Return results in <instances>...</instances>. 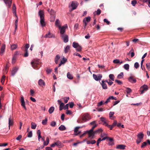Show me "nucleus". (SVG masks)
Wrapping results in <instances>:
<instances>
[{
  "label": "nucleus",
  "instance_id": "f257e3e1",
  "mask_svg": "<svg viewBox=\"0 0 150 150\" xmlns=\"http://www.w3.org/2000/svg\"><path fill=\"white\" fill-rule=\"evenodd\" d=\"M38 15L40 18V24L42 26H45L46 24L45 21V15L43 11L42 10H40L38 13Z\"/></svg>",
  "mask_w": 150,
  "mask_h": 150
},
{
  "label": "nucleus",
  "instance_id": "f03ea898",
  "mask_svg": "<svg viewBox=\"0 0 150 150\" xmlns=\"http://www.w3.org/2000/svg\"><path fill=\"white\" fill-rule=\"evenodd\" d=\"M40 62L39 59H34L31 63L33 67L35 69H38L40 66Z\"/></svg>",
  "mask_w": 150,
  "mask_h": 150
},
{
  "label": "nucleus",
  "instance_id": "7ed1b4c3",
  "mask_svg": "<svg viewBox=\"0 0 150 150\" xmlns=\"http://www.w3.org/2000/svg\"><path fill=\"white\" fill-rule=\"evenodd\" d=\"M137 139L136 140V142L137 144H139L142 142L144 137V134L142 132L138 133L137 136Z\"/></svg>",
  "mask_w": 150,
  "mask_h": 150
},
{
  "label": "nucleus",
  "instance_id": "20e7f679",
  "mask_svg": "<svg viewBox=\"0 0 150 150\" xmlns=\"http://www.w3.org/2000/svg\"><path fill=\"white\" fill-rule=\"evenodd\" d=\"M72 46L75 48H76V50L78 52H81L82 49L81 46L80 45L79 43L75 42H74L72 44Z\"/></svg>",
  "mask_w": 150,
  "mask_h": 150
},
{
  "label": "nucleus",
  "instance_id": "39448f33",
  "mask_svg": "<svg viewBox=\"0 0 150 150\" xmlns=\"http://www.w3.org/2000/svg\"><path fill=\"white\" fill-rule=\"evenodd\" d=\"M90 115L88 113L83 115L82 116V120L84 122H86L91 119Z\"/></svg>",
  "mask_w": 150,
  "mask_h": 150
},
{
  "label": "nucleus",
  "instance_id": "423d86ee",
  "mask_svg": "<svg viewBox=\"0 0 150 150\" xmlns=\"http://www.w3.org/2000/svg\"><path fill=\"white\" fill-rule=\"evenodd\" d=\"M93 76L94 80L97 81H98L101 79V78L102 77V75L101 74H98L97 75L93 74Z\"/></svg>",
  "mask_w": 150,
  "mask_h": 150
},
{
  "label": "nucleus",
  "instance_id": "0eeeda50",
  "mask_svg": "<svg viewBox=\"0 0 150 150\" xmlns=\"http://www.w3.org/2000/svg\"><path fill=\"white\" fill-rule=\"evenodd\" d=\"M13 13L14 14V15L17 18V19L15 21V31H14V33H15L16 32V30L17 29V27H18V18L17 16L16 11H13Z\"/></svg>",
  "mask_w": 150,
  "mask_h": 150
},
{
  "label": "nucleus",
  "instance_id": "6e6552de",
  "mask_svg": "<svg viewBox=\"0 0 150 150\" xmlns=\"http://www.w3.org/2000/svg\"><path fill=\"white\" fill-rule=\"evenodd\" d=\"M55 146H57L59 147L60 148L62 147V143L59 141H57L56 142H54V143L52 144L51 145V146L52 147H54Z\"/></svg>",
  "mask_w": 150,
  "mask_h": 150
},
{
  "label": "nucleus",
  "instance_id": "1a4fd4ad",
  "mask_svg": "<svg viewBox=\"0 0 150 150\" xmlns=\"http://www.w3.org/2000/svg\"><path fill=\"white\" fill-rule=\"evenodd\" d=\"M106 82H107V80H103L101 81V83H100L103 88L104 89H106L108 88L107 85L105 83Z\"/></svg>",
  "mask_w": 150,
  "mask_h": 150
},
{
  "label": "nucleus",
  "instance_id": "9d476101",
  "mask_svg": "<svg viewBox=\"0 0 150 150\" xmlns=\"http://www.w3.org/2000/svg\"><path fill=\"white\" fill-rule=\"evenodd\" d=\"M61 37L64 42L66 43L68 41L69 37L68 35L66 34L62 35H61Z\"/></svg>",
  "mask_w": 150,
  "mask_h": 150
},
{
  "label": "nucleus",
  "instance_id": "9b49d317",
  "mask_svg": "<svg viewBox=\"0 0 150 150\" xmlns=\"http://www.w3.org/2000/svg\"><path fill=\"white\" fill-rule=\"evenodd\" d=\"M67 27V25L65 26H63L62 27L60 26V28H59V29L60 30V33L61 35L64 34V33L65 32V29Z\"/></svg>",
  "mask_w": 150,
  "mask_h": 150
},
{
  "label": "nucleus",
  "instance_id": "f8f14e48",
  "mask_svg": "<svg viewBox=\"0 0 150 150\" xmlns=\"http://www.w3.org/2000/svg\"><path fill=\"white\" fill-rule=\"evenodd\" d=\"M148 86L146 85H144L142 86L140 88L141 93H143L145 91H147L148 90Z\"/></svg>",
  "mask_w": 150,
  "mask_h": 150
},
{
  "label": "nucleus",
  "instance_id": "ddd939ff",
  "mask_svg": "<svg viewBox=\"0 0 150 150\" xmlns=\"http://www.w3.org/2000/svg\"><path fill=\"white\" fill-rule=\"evenodd\" d=\"M87 133L88 134V137H92V138H94V136L95 134V131H90V130L89 131H87Z\"/></svg>",
  "mask_w": 150,
  "mask_h": 150
},
{
  "label": "nucleus",
  "instance_id": "4468645a",
  "mask_svg": "<svg viewBox=\"0 0 150 150\" xmlns=\"http://www.w3.org/2000/svg\"><path fill=\"white\" fill-rule=\"evenodd\" d=\"M45 38H54L55 37V35L52 33H51L50 32L46 34L44 36Z\"/></svg>",
  "mask_w": 150,
  "mask_h": 150
},
{
  "label": "nucleus",
  "instance_id": "2eb2a0df",
  "mask_svg": "<svg viewBox=\"0 0 150 150\" xmlns=\"http://www.w3.org/2000/svg\"><path fill=\"white\" fill-rule=\"evenodd\" d=\"M21 105L23 107V108L25 109H26V108L25 106V102L24 100L23 97L21 96Z\"/></svg>",
  "mask_w": 150,
  "mask_h": 150
},
{
  "label": "nucleus",
  "instance_id": "dca6fc26",
  "mask_svg": "<svg viewBox=\"0 0 150 150\" xmlns=\"http://www.w3.org/2000/svg\"><path fill=\"white\" fill-rule=\"evenodd\" d=\"M128 80L129 82L132 83H135L137 81L136 79L133 76H131L129 78H128Z\"/></svg>",
  "mask_w": 150,
  "mask_h": 150
},
{
  "label": "nucleus",
  "instance_id": "f3484780",
  "mask_svg": "<svg viewBox=\"0 0 150 150\" xmlns=\"http://www.w3.org/2000/svg\"><path fill=\"white\" fill-rule=\"evenodd\" d=\"M6 4L8 5V7L10 8L11 6L12 0H3Z\"/></svg>",
  "mask_w": 150,
  "mask_h": 150
},
{
  "label": "nucleus",
  "instance_id": "a211bd4d",
  "mask_svg": "<svg viewBox=\"0 0 150 150\" xmlns=\"http://www.w3.org/2000/svg\"><path fill=\"white\" fill-rule=\"evenodd\" d=\"M38 84L41 86H45V83L44 81L42 79H40L38 81Z\"/></svg>",
  "mask_w": 150,
  "mask_h": 150
},
{
  "label": "nucleus",
  "instance_id": "6ab92c4d",
  "mask_svg": "<svg viewBox=\"0 0 150 150\" xmlns=\"http://www.w3.org/2000/svg\"><path fill=\"white\" fill-rule=\"evenodd\" d=\"M100 121L103 122V125H105L107 123L108 120L105 119V118L103 117H101L100 118Z\"/></svg>",
  "mask_w": 150,
  "mask_h": 150
},
{
  "label": "nucleus",
  "instance_id": "aec40b11",
  "mask_svg": "<svg viewBox=\"0 0 150 150\" xmlns=\"http://www.w3.org/2000/svg\"><path fill=\"white\" fill-rule=\"evenodd\" d=\"M5 44H3L2 45L0 50V54L1 55H2L3 54L5 51Z\"/></svg>",
  "mask_w": 150,
  "mask_h": 150
},
{
  "label": "nucleus",
  "instance_id": "412c9836",
  "mask_svg": "<svg viewBox=\"0 0 150 150\" xmlns=\"http://www.w3.org/2000/svg\"><path fill=\"white\" fill-rule=\"evenodd\" d=\"M18 69L16 67L13 68L11 71V75L14 76L17 72Z\"/></svg>",
  "mask_w": 150,
  "mask_h": 150
},
{
  "label": "nucleus",
  "instance_id": "4be33fe9",
  "mask_svg": "<svg viewBox=\"0 0 150 150\" xmlns=\"http://www.w3.org/2000/svg\"><path fill=\"white\" fill-rule=\"evenodd\" d=\"M125 146L123 144L118 145L116 147V148L117 149H125Z\"/></svg>",
  "mask_w": 150,
  "mask_h": 150
},
{
  "label": "nucleus",
  "instance_id": "5701e85b",
  "mask_svg": "<svg viewBox=\"0 0 150 150\" xmlns=\"http://www.w3.org/2000/svg\"><path fill=\"white\" fill-rule=\"evenodd\" d=\"M71 6L72 7V10H74L76 8L77 6L76 5V3L73 1L71 4Z\"/></svg>",
  "mask_w": 150,
  "mask_h": 150
},
{
  "label": "nucleus",
  "instance_id": "b1692460",
  "mask_svg": "<svg viewBox=\"0 0 150 150\" xmlns=\"http://www.w3.org/2000/svg\"><path fill=\"white\" fill-rule=\"evenodd\" d=\"M50 13L51 15L53 16L52 17L53 18V19L54 20L55 18V16H54L55 14V12L53 10L51 9L50 11Z\"/></svg>",
  "mask_w": 150,
  "mask_h": 150
},
{
  "label": "nucleus",
  "instance_id": "393cba45",
  "mask_svg": "<svg viewBox=\"0 0 150 150\" xmlns=\"http://www.w3.org/2000/svg\"><path fill=\"white\" fill-rule=\"evenodd\" d=\"M60 57V56L58 54L56 55V56L55 58L54 61L55 63L56 64H57L58 63V61Z\"/></svg>",
  "mask_w": 150,
  "mask_h": 150
},
{
  "label": "nucleus",
  "instance_id": "a878e982",
  "mask_svg": "<svg viewBox=\"0 0 150 150\" xmlns=\"http://www.w3.org/2000/svg\"><path fill=\"white\" fill-rule=\"evenodd\" d=\"M55 25L56 26L58 27L59 28L60 27V21L58 19H57L55 22Z\"/></svg>",
  "mask_w": 150,
  "mask_h": 150
},
{
  "label": "nucleus",
  "instance_id": "bb28decb",
  "mask_svg": "<svg viewBox=\"0 0 150 150\" xmlns=\"http://www.w3.org/2000/svg\"><path fill=\"white\" fill-rule=\"evenodd\" d=\"M67 76L68 78L70 79H72L73 78V76L72 75L70 74L69 72H68L67 74Z\"/></svg>",
  "mask_w": 150,
  "mask_h": 150
},
{
  "label": "nucleus",
  "instance_id": "cd10ccee",
  "mask_svg": "<svg viewBox=\"0 0 150 150\" xmlns=\"http://www.w3.org/2000/svg\"><path fill=\"white\" fill-rule=\"evenodd\" d=\"M103 131V129L101 128H100L98 129L95 131V134L97 133H100L102 132Z\"/></svg>",
  "mask_w": 150,
  "mask_h": 150
},
{
  "label": "nucleus",
  "instance_id": "c85d7f7f",
  "mask_svg": "<svg viewBox=\"0 0 150 150\" xmlns=\"http://www.w3.org/2000/svg\"><path fill=\"white\" fill-rule=\"evenodd\" d=\"M70 47V46L69 45H67L65 47L64 50L65 53H67L68 52V51L69 50Z\"/></svg>",
  "mask_w": 150,
  "mask_h": 150
},
{
  "label": "nucleus",
  "instance_id": "c756f323",
  "mask_svg": "<svg viewBox=\"0 0 150 150\" xmlns=\"http://www.w3.org/2000/svg\"><path fill=\"white\" fill-rule=\"evenodd\" d=\"M59 129L61 131H63L66 129L65 126L63 125H61L59 128Z\"/></svg>",
  "mask_w": 150,
  "mask_h": 150
},
{
  "label": "nucleus",
  "instance_id": "7c9ffc66",
  "mask_svg": "<svg viewBox=\"0 0 150 150\" xmlns=\"http://www.w3.org/2000/svg\"><path fill=\"white\" fill-rule=\"evenodd\" d=\"M101 10L100 9H98L97 11H95L93 13V14L94 15H95L96 14L98 15H99L101 13Z\"/></svg>",
  "mask_w": 150,
  "mask_h": 150
},
{
  "label": "nucleus",
  "instance_id": "2f4dec72",
  "mask_svg": "<svg viewBox=\"0 0 150 150\" xmlns=\"http://www.w3.org/2000/svg\"><path fill=\"white\" fill-rule=\"evenodd\" d=\"M124 76L123 73L121 72L120 74H119L117 77V78L118 79H121Z\"/></svg>",
  "mask_w": 150,
  "mask_h": 150
},
{
  "label": "nucleus",
  "instance_id": "473e14b6",
  "mask_svg": "<svg viewBox=\"0 0 150 150\" xmlns=\"http://www.w3.org/2000/svg\"><path fill=\"white\" fill-rule=\"evenodd\" d=\"M64 104L63 103H62L60 104L59 106V109L60 110H61L64 109Z\"/></svg>",
  "mask_w": 150,
  "mask_h": 150
},
{
  "label": "nucleus",
  "instance_id": "72a5a7b5",
  "mask_svg": "<svg viewBox=\"0 0 150 150\" xmlns=\"http://www.w3.org/2000/svg\"><path fill=\"white\" fill-rule=\"evenodd\" d=\"M54 107H51L49 109L48 112L50 114L52 113L54 110Z\"/></svg>",
  "mask_w": 150,
  "mask_h": 150
},
{
  "label": "nucleus",
  "instance_id": "f704fd0d",
  "mask_svg": "<svg viewBox=\"0 0 150 150\" xmlns=\"http://www.w3.org/2000/svg\"><path fill=\"white\" fill-rule=\"evenodd\" d=\"M17 46L16 45L13 44L11 46V49L12 50H15L17 47Z\"/></svg>",
  "mask_w": 150,
  "mask_h": 150
},
{
  "label": "nucleus",
  "instance_id": "c9c22d12",
  "mask_svg": "<svg viewBox=\"0 0 150 150\" xmlns=\"http://www.w3.org/2000/svg\"><path fill=\"white\" fill-rule=\"evenodd\" d=\"M13 123L12 121L11 120V116L8 118V124H9V127L10 128V126L12 125H13Z\"/></svg>",
  "mask_w": 150,
  "mask_h": 150
},
{
  "label": "nucleus",
  "instance_id": "e433bc0d",
  "mask_svg": "<svg viewBox=\"0 0 150 150\" xmlns=\"http://www.w3.org/2000/svg\"><path fill=\"white\" fill-rule=\"evenodd\" d=\"M36 124L34 123V122H32L31 123V127L32 129H35L36 128Z\"/></svg>",
  "mask_w": 150,
  "mask_h": 150
},
{
  "label": "nucleus",
  "instance_id": "4c0bfd02",
  "mask_svg": "<svg viewBox=\"0 0 150 150\" xmlns=\"http://www.w3.org/2000/svg\"><path fill=\"white\" fill-rule=\"evenodd\" d=\"M23 51L25 52V53L24 54V57H28L29 55L28 50H23Z\"/></svg>",
  "mask_w": 150,
  "mask_h": 150
},
{
  "label": "nucleus",
  "instance_id": "58836bf2",
  "mask_svg": "<svg viewBox=\"0 0 150 150\" xmlns=\"http://www.w3.org/2000/svg\"><path fill=\"white\" fill-rule=\"evenodd\" d=\"M64 100V103H67L69 99V97H64L62 98Z\"/></svg>",
  "mask_w": 150,
  "mask_h": 150
},
{
  "label": "nucleus",
  "instance_id": "ea45409f",
  "mask_svg": "<svg viewBox=\"0 0 150 150\" xmlns=\"http://www.w3.org/2000/svg\"><path fill=\"white\" fill-rule=\"evenodd\" d=\"M46 140L47 141V143H46L45 142H44V146L47 145L49 143V139L48 137H47Z\"/></svg>",
  "mask_w": 150,
  "mask_h": 150
},
{
  "label": "nucleus",
  "instance_id": "a19ab883",
  "mask_svg": "<svg viewBox=\"0 0 150 150\" xmlns=\"http://www.w3.org/2000/svg\"><path fill=\"white\" fill-rule=\"evenodd\" d=\"M124 68L126 70H128L129 68V65L128 64H126L124 66Z\"/></svg>",
  "mask_w": 150,
  "mask_h": 150
},
{
  "label": "nucleus",
  "instance_id": "79ce46f5",
  "mask_svg": "<svg viewBox=\"0 0 150 150\" xmlns=\"http://www.w3.org/2000/svg\"><path fill=\"white\" fill-rule=\"evenodd\" d=\"M109 77L110 79L113 81L114 80L115 76L112 74H110L109 75Z\"/></svg>",
  "mask_w": 150,
  "mask_h": 150
},
{
  "label": "nucleus",
  "instance_id": "37998d69",
  "mask_svg": "<svg viewBox=\"0 0 150 150\" xmlns=\"http://www.w3.org/2000/svg\"><path fill=\"white\" fill-rule=\"evenodd\" d=\"M47 119L46 118L45 120H43L42 122V123L43 125H45L47 124Z\"/></svg>",
  "mask_w": 150,
  "mask_h": 150
},
{
  "label": "nucleus",
  "instance_id": "c03bdc74",
  "mask_svg": "<svg viewBox=\"0 0 150 150\" xmlns=\"http://www.w3.org/2000/svg\"><path fill=\"white\" fill-rule=\"evenodd\" d=\"M29 47V45L28 44H26L24 47L23 48V50H28V49Z\"/></svg>",
  "mask_w": 150,
  "mask_h": 150
},
{
  "label": "nucleus",
  "instance_id": "a18cd8bd",
  "mask_svg": "<svg viewBox=\"0 0 150 150\" xmlns=\"http://www.w3.org/2000/svg\"><path fill=\"white\" fill-rule=\"evenodd\" d=\"M139 63L137 62H135L134 64V67L136 69H137L138 67H139Z\"/></svg>",
  "mask_w": 150,
  "mask_h": 150
},
{
  "label": "nucleus",
  "instance_id": "49530a36",
  "mask_svg": "<svg viewBox=\"0 0 150 150\" xmlns=\"http://www.w3.org/2000/svg\"><path fill=\"white\" fill-rule=\"evenodd\" d=\"M113 62L115 64H118L120 62V61L118 59H115L113 60Z\"/></svg>",
  "mask_w": 150,
  "mask_h": 150
},
{
  "label": "nucleus",
  "instance_id": "de8ad7c7",
  "mask_svg": "<svg viewBox=\"0 0 150 150\" xmlns=\"http://www.w3.org/2000/svg\"><path fill=\"white\" fill-rule=\"evenodd\" d=\"M33 135L32 132V131H30L27 135V136L28 137H31Z\"/></svg>",
  "mask_w": 150,
  "mask_h": 150
},
{
  "label": "nucleus",
  "instance_id": "09e8293b",
  "mask_svg": "<svg viewBox=\"0 0 150 150\" xmlns=\"http://www.w3.org/2000/svg\"><path fill=\"white\" fill-rule=\"evenodd\" d=\"M5 80V76H3L1 80V82L2 83V84H3L4 83V82Z\"/></svg>",
  "mask_w": 150,
  "mask_h": 150
},
{
  "label": "nucleus",
  "instance_id": "8fccbe9b",
  "mask_svg": "<svg viewBox=\"0 0 150 150\" xmlns=\"http://www.w3.org/2000/svg\"><path fill=\"white\" fill-rule=\"evenodd\" d=\"M132 90L131 89L129 88H126V91L127 93H130L131 92H132Z\"/></svg>",
  "mask_w": 150,
  "mask_h": 150
},
{
  "label": "nucleus",
  "instance_id": "3c124183",
  "mask_svg": "<svg viewBox=\"0 0 150 150\" xmlns=\"http://www.w3.org/2000/svg\"><path fill=\"white\" fill-rule=\"evenodd\" d=\"M105 126H107L108 128H110V129L111 130H112L113 128V127L111 125H108L107 124V123L106 124Z\"/></svg>",
  "mask_w": 150,
  "mask_h": 150
},
{
  "label": "nucleus",
  "instance_id": "603ef678",
  "mask_svg": "<svg viewBox=\"0 0 150 150\" xmlns=\"http://www.w3.org/2000/svg\"><path fill=\"white\" fill-rule=\"evenodd\" d=\"M106 83H108V84L109 86L111 85L112 84V83H113V82L110 79L109 80V81H108L107 80V82H106Z\"/></svg>",
  "mask_w": 150,
  "mask_h": 150
},
{
  "label": "nucleus",
  "instance_id": "864d4df0",
  "mask_svg": "<svg viewBox=\"0 0 150 150\" xmlns=\"http://www.w3.org/2000/svg\"><path fill=\"white\" fill-rule=\"evenodd\" d=\"M115 82L117 83L119 85H120L122 83V82L120 80H115Z\"/></svg>",
  "mask_w": 150,
  "mask_h": 150
},
{
  "label": "nucleus",
  "instance_id": "5fc2aeb1",
  "mask_svg": "<svg viewBox=\"0 0 150 150\" xmlns=\"http://www.w3.org/2000/svg\"><path fill=\"white\" fill-rule=\"evenodd\" d=\"M103 21L104 22L106 23L107 25H109L110 24V22L108 21L107 19H104L103 20Z\"/></svg>",
  "mask_w": 150,
  "mask_h": 150
},
{
  "label": "nucleus",
  "instance_id": "6e6d98bb",
  "mask_svg": "<svg viewBox=\"0 0 150 150\" xmlns=\"http://www.w3.org/2000/svg\"><path fill=\"white\" fill-rule=\"evenodd\" d=\"M91 18V17L89 16L86 17L85 18L86 19L85 20V21H86V22H88L90 21Z\"/></svg>",
  "mask_w": 150,
  "mask_h": 150
},
{
  "label": "nucleus",
  "instance_id": "4d7b16f0",
  "mask_svg": "<svg viewBox=\"0 0 150 150\" xmlns=\"http://www.w3.org/2000/svg\"><path fill=\"white\" fill-rule=\"evenodd\" d=\"M137 3V1L135 0H134L132 1L131 4L133 6H134Z\"/></svg>",
  "mask_w": 150,
  "mask_h": 150
},
{
  "label": "nucleus",
  "instance_id": "13d9d810",
  "mask_svg": "<svg viewBox=\"0 0 150 150\" xmlns=\"http://www.w3.org/2000/svg\"><path fill=\"white\" fill-rule=\"evenodd\" d=\"M117 121H116V120L114 121V122L112 124V125H111L113 128L117 125Z\"/></svg>",
  "mask_w": 150,
  "mask_h": 150
},
{
  "label": "nucleus",
  "instance_id": "bf43d9fd",
  "mask_svg": "<svg viewBox=\"0 0 150 150\" xmlns=\"http://www.w3.org/2000/svg\"><path fill=\"white\" fill-rule=\"evenodd\" d=\"M146 68L147 69L149 70L150 69V62L146 64Z\"/></svg>",
  "mask_w": 150,
  "mask_h": 150
},
{
  "label": "nucleus",
  "instance_id": "052dcab7",
  "mask_svg": "<svg viewBox=\"0 0 150 150\" xmlns=\"http://www.w3.org/2000/svg\"><path fill=\"white\" fill-rule=\"evenodd\" d=\"M83 121L82 120V118H79L77 120V122L78 123H81L83 122Z\"/></svg>",
  "mask_w": 150,
  "mask_h": 150
},
{
  "label": "nucleus",
  "instance_id": "680f3d73",
  "mask_svg": "<svg viewBox=\"0 0 150 150\" xmlns=\"http://www.w3.org/2000/svg\"><path fill=\"white\" fill-rule=\"evenodd\" d=\"M56 122L54 121H52L51 122L50 125L52 127H54L56 125Z\"/></svg>",
  "mask_w": 150,
  "mask_h": 150
},
{
  "label": "nucleus",
  "instance_id": "e2e57ef3",
  "mask_svg": "<svg viewBox=\"0 0 150 150\" xmlns=\"http://www.w3.org/2000/svg\"><path fill=\"white\" fill-rule=\"evenodd\" d=\"M69 103V104L70 108H72L74 106V103L71 102H70V103Z\"/></svg>",
  "mask_w": 150,
  "mask_h": 150
},
{
  "label": "nucleus",
  "instance_id": "0e129e2a",
  "mask_svg": "<svg viewBox=\"0 0 150 150\" xmlns=\"http://www.w3.org/2000/svg\"><path fill=\"white\" fill-rule=\"evenodd\" d=\"M80 128L79 127H76L74 129V132L75 133H76L78 131L79 129Z\"/></svg>",
  "mask_w": 150,
  "mask_h": 150
},
{
  "label": "nucleus",
  "instance_id": "69168bd1",
  "mask_svg": "<svg viewBox=\"0 0 150 150\" xmlns=\"http://www.w3.org/2000/svg\"><path fill=\"white\" fill-rule=\"evenodd\" d=\"M146 144L147 143L146 142H143V143L142 144L141 147L142 148H143L146 145Z\"/></svg>",
  "mask_w": 150,
  "mask_h": 150
},
{
  "label": "nucleus",
  "instance_id": "338daca9",
  "mask_svg": "<svg viewBox=\"0 0 150 150\" xmlns=\"http://www.w3.org/2000/svg\"><path fill=\"white\" fill-rule=\"evenodd\" d=\"M16 6L15 4H13V5L12 10L13 12L14 11H16Z\"/></svg>",
  "mask_w": 150,
  "mask_h": 150
},
{
  "label": "nucleus",
  "instance_id": "774afa93",
  "mask_svg": "<svg viewBox=\"0 0 150 150\" xmlns=\"http://www.w3.org/2000/svg\"><path fill=\"white\" fill-rule=\"evenodd\" d=\"M97 126V125L95 124L91 128V129H90V131H93V130Z\"/></svg>",
  "mask_w": 150,
  "mask_h": 150
}]
</instances>
